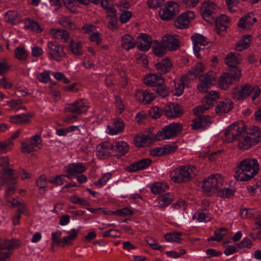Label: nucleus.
I'll use <instances>...</instances> for the list:
<instances>
[{"label": "nucleus", "instance_id": "nucleus-14", "mask_svg": "<svg viewBox=\"0 0 261 261\" xmlns=\"http://www.w3.org/2000/svg\"><path fill=\"white\" fill-rule=\"evenodd\" d=\"M243 123H236L228 126L225 132V140L227 142L237 140L239 134L243 131Z\"/></svg>", "mask_w": 261, "mask_h": 261}, {"label": "nucleus", "instance_id": "nucleus-25", "mask_svg": "<svg viewBox=\"0 0 261 261\" xmlns=\"http://www.w3.org/2000/svg\"><path fill=\"white\" fill-rule=\"evenodd\" d=\"M172 67V64L168 58L162 59L155 64V68L160 74H165L169 72Z\"/></svg>", "mask_w": 261, "mask_h": 261}, {"label": "nucleus", "instance_id": "nucleus-36", "mask_svg": "<svg viewBox=\"0 0 261 261\" xmlns=\"http://www.w3.org/2000/svg\"><path fill=\"white\" fill-rule=\"evenodd\" d=\"M113 152L118 156L124 155L128 151V147L126 142L120 141L113 144Z\"/></svg>", "mask_w": 261, "mask_h": 261}, {"label": "nucleus", "instance_id": "nucleus-35", "mask_svg": "<svg viewBox=\"0 0 261 261\" xmlns=\"http://www.w3.org/2000/svg\"><path fill=\"white\" fill-rule=\"evenodd\" d=\"M69 48L72 54L75 56H80L83 54L82 44L81 41H75L72 39H71Z\"/></svg>", "mask_w": 261, "mask_h": 261}, {"label": "nucleus", "instance_id": "nucleus-42", "mask_svg": "<svg viewBox=\"0 0 261 261\" xmlns=\"http://www.w3.org/2000/svg\"><path fill=\"white\" fill-rule=\"evenodd\" d=\"M189 20L186 16V14L182 13L178 17L176 21H175V26L179 29H185L188 27Z\"/></svg>", "mask_w": 261, "mask_h": 261}, {"label": "nucleus", "instance_id": "nucleus-58", "mask_svg": "<svg viewBox=\"0 0 261 261\" xmlns=\"http://www.w3.org/2000/svg\"><path fill=\"white\" fill-rule=\"evenodd\" d=\"M21 101L20 99H14L7 101V104L9 106L11 110H19L21 108L25 109L24 107H21Z\"/></svg>", "mask_w": 261, "mask_h": 261}, {"label": "nucleus", "instance_id": "nucleus-41", "mask_svg": "<svg viewBox=\"0 0 261 261\" xmlns=\"http://www.w3.org/2000/svg\"><path fill=\"white\" fill-rule=\"evenodd\" d=\"M50 34L54 38L63 40L66 42L69 38L67 31L63 29H52Z\"/></svg>", "mask_w": 261, "mask_h": 261}, {"label": "nucleus", "instance_id": "nucleus-8", "mask_svg": "<svg viewBox=\"0 0 261 261\" xmlns=\"http://www.w3.org/2000/svg\"><path fill=\"white\" fill-rule=\"evenodd\" d=\"M191 39L193 42V48L195 55L197 58H202L208 51V48L205 46L208 44L207 39L200 34H195L192 36Z\"/></svg>", "mask_w": 261, "mask_h": 261}, {"label": "nucleus", "instance_id": "nucleus-26", "mask_svg": "<svg viewBox=\"0 0 261 261\" xmlns=\"http://www.w3.org/2000/svg\"><path fill=\"white\" fill-rule=\"evenodd\" d=\"M138 48L141 51H147L150 48L151 38L146 34H141L137 37Z\"/></svg>", "mask_w": 261, "mask_h": 261}, {"label": "nucleus", "instance_id": "nucleus-6", "mask_svg": "<svg viewBox=\"0 0 261 261\" xmlns=\"http://www.w3.org/2000/svg\"><path fill=\"white\" fill-rule=\"evenodd\" d=\"M241 76V69L232 68L227 73H224L218 81L219 86L224 90L232 84L234 81H239Z\"/></svg>", "mask_w": 261, "mask_h": 261}, {"label": "nucleus", "instance_id": "nucleus-10", "mask_svg": "<svg viewBox=\"0 0 261 261\" xmlns=\"http://www.w3.org/2000/svg\"><path fill=\"white\" fill-rule=\"evenodd\" d=\"M219 98L217 92L212 91L206 95L202 100V104L197 106L193 109V113L196 116H198L203 113L205 111L212 107L214 102Z\"/></svg>", "mask_w": 261, "mask_h": 261}, {"label": "nucleus", "instance_id": "nucleus-32", "mask_svg": "<svg viewBox=\"0 0 261 261\" xmlns=\"http://www.w3.org/2000/svg\"><path fill=\"white\" fill-rule=\"evenodd\" d=\"M134 142L137 147L147 146L151 142V138L149 135L141 134L134 138Z\"/></svg>", "mask_w": 261, "mask_h": 261}, {"label": "nucleus", "instance_id": "nucleus-64", "mask_svg": "<svg viewBox=\"0 0 261 261\" xmlns=\"http://www.w3.org/2000/svg\"><path fill=\"white\" fill-rule=\"evenodd\" d=\"M112 175L110 173H105L98 180L95 182V185L102 187L106 185L107 181L111 178Z\"/></svg>", "mask_w": 261, "mask_h": 261}, {"label": "nucleus", "instance_id": "nucleus-59", "mask_svg": "<svg viewBox=\"0 0 261 261\" xmlns=\"http://www.w3.org/2000/svg\"><path fill=\"white\" fill-rule=\"evenodd\" d=\"M12 144L13 142L11 139H8L4 142H0V153H6L10 150V146L12 145Z\"/></svg>", "mask_w": 261, "mask_h": 261}, {"label": "nucleus", "instance_id": "nucleus-27", "mask_svg": "<svg viewBox=\"0 0 261 261\" xmlns=\"http://www.w3.org/2000/svg\"><path fill=\"white\" fill-rule=\"evenodd\" d=\"M144 84L149 87H155L158 85L164 84L165 81L163 77L156 74H148L143 79Z\"/></svg>", "mask_w": 261, "mask_h": 261}, {"label": "nucleus", "instance_id": "nucleus-56", "mask_svg": "<svg viewBox=\"0 0 261 261\" xmlns=\"http://www.w3.org/2000/svg\"><path fill=\"white\" fill-rule=\"evenodd\" d=\"M114 99L117 112L120 114L124 111L125 109L123 101L118 95H114Z\"/></svg>", "mask_w": 261, "mask_h": 261}, {"label": "nucleus", "instance_id": "nucleus-60", "mask_svg": "<svg viewBox=\"0 0 261 261\" xmlns=\"http://www.w3.org/2000/svg\"><path fill=\"white\" fill-rule=\"evenodd\" d=\"M227 8L231 13H234L237 11L235 7L239 3V0H225Z\"/></svg>", "mask_w": 261, "mask_h": 261}, {"label": "nucleus", "instance_id": "nucleus-34", "mask_svg": "<svg viewBox=\"0 0 261 261\" xmlns=\"http://www.w3.org/2000/svg\"><path fill=\"white\" fill-rule=\"evenodd\" d=\"M5 19L7 23L16 24L20 21L21 15L17 11L9 10L5 14Z\"/></svg>", "mask_w": 261, "mask_h": 261}, {"label": "nucleus", "instance_id": "nucleus-4", "mask_svg": "<svg viewBox=\"0 0 261 261\" xmlns=\"http://www.w3.org/2000/svg\"><path fill=\"white\" fill-rule=\"evenodd\" d=\"M223 182L224 180L221 174H212L203 181L202 189L205 194L211 196L216 191L218 192L223 186Z\"/></svg>", "mask_w": 261, "mask_h": 261}, {"label": "nucleus", "instance_id": "nucleus-11", "mask_svg": "<svg viewBox=\"0 0 261 261\" xmlns=\"http://www.w3.org/2000/svg\"><path fill=\"white\" fill-rule=\"evenodd\" d=\"M218 9L217 6L211 1L204 2L201 8V15L203 18L210 23L214 21Z\"/></svg>", "mask_w": 261, "mask_h": 261}, {"label": "nucleus", "instance_id": "nucleus-2", "mask_svg": "<svg viewBox=\"0 0 261 261\" xmlns=\"http://www.w3.org/2000/svg\"><path fill=\"white\" fill-rule=\"evenodd\" d=\"M242 132L237 139L238 147L241 149L247 150L261 140V131L258 127L253 126L248 134L246 133V127L243 124Z\"/></svg>", "mask_w": 261, "mask_h": 261}, {"label": "nucleus", "instance_id": "nucleus-3", "mask_svg": "<svg viewBox=\"0 0 261 261\" xmlns=\"http://www.w3.org/2000/svg\"><path fill=\"white\" fill-rule=\"evenodd\" d=\"M197 169L192 165H183L175 169L171 173L172 180L176 183L187 182L195 178Z\"/></svg>", "mask_w": 261, "mask_h": 261}, {"label": "nucleus", "instance_id": "nucleus-61", "mask_svg": "<svg viewBox=\"0 0 261 261\" xmlns=\"http://www.w3.org/2000/svg\"><path fill=\"white\" fill-rule=\"evenodd\" d=\"M37 79L41 83H47L50 80L49 71H44L42 73L38 74Z\"/></svg>", "mask_w": 261, "mask_h": 261}, {"label": "nucleus", "instance_id": "nucleus-21", "mask_svg": "<svg viewBox=\"0 0 261 261\" xmlns=\"http://www.w3.org/2000/svg\"><path fill=\"white\" fill-rule=\"evenodd\" d=\"M242 60V57L240 54L231 52L225 57V62L230 69H240L237 65L240 64Z\"/></svg>", "mask_w": 261, "mask_h": 261}, {"label": "nucleus", "instance_id": "nucleus-45", "mask_svg": "<svg viewBox=\"0 0 261 261\" xmlns=\"http://www.w3.org/2000/svg\"><path fill=\"white\" fill-rule=\"evenodd\" d=\"M14 56L19 60H25L28 57L27 51L23 46L19 45L15 49Z\"/></svg>", "mask_w": 261, "mask_h": 261}, {"label": "nucleus", "instance_id": "nucleus-29", "mask_svg": "<svg viewBox=\"0 0 261 261\" xmlns=\"http://www.w3.org/2000/svg\"><path fill=\"white\" fill-rule=\"evenodd\" d=\"M233 107V103L229 99L219 101L215 108L216 113L221 115L223 113H228Z\"/></svg>", "mask_w": 261, "mask_h": 261}, {"label": "nucleus", "instance_id": "nucleus-55", "mask_svg": "<svg viewBox=\"0 0 261 261\" xmlns=\"http://www.w3.org/2000/svg\"><path fill=\"white\" fill-rule=\"evenodd\" d=\"M133 212L127 207H124L119 210L114 211H109L108 215H117L120 216H130L133 215Z\"/></svg>", "mask_w": 261, "mask_h": 261}, {"label": "nucleus", "instance_id": "nucleus-50", "mask_svg": "<svg viewBox=\"0 0 261 261\" xmlns=\"http://www.w3.org/2000/svg\"><path fill=\"white\" fill-rule=\"evenodd\" d=\"M168 188V187L165 184L156 182L151 186V191L155 194H160L164 192Z\"/></svg>", "mask_w": 261, "mask_h": 261}, {"label": "nucleus", "instance_id": "nucleus-30", "mask_svg": "<svg viewBox=\"0 0 261 261\" xmlns=\"http://www.w3.org/2000/svg\"><path fill=\"white\" fill-rule=\"evenodd\" d=\"M124 123L123 121L119 118L114 120L112 125H108L109 133L112 135L119 134L123 131Z\"/></svg>", "mask_w": 261, "mask_h": 261}, {"label": "nucleus", "instance_id": "nucleus-43", "mask_svg": "<svg viewBox=\"0 0 261 261\" xmlns=\"http://www.w3.org/2000/svg\"><path fill=\"white\" fill-rule=\"evenodd\" d=\"M108 27L111 30H114L117 28L118 17L116 13H109L107 15Z\"/></svg>", "mask_w": 261, "mask_h": 261}, {"label": "nucleus", "instance_id": "nucleus-19", "mask_svg": "<svg viewBox=\"0 0 261 261\" xmlns=\"http://www.w3.org/2000/svg\"><path fill=\"white\" fill-rule=\"evenodd\" d=\"M162 42L167 49L170 51L176 50L180 47V43L177 36L166 35L163 37Z\"/></svg>", "mask_w": 261, "mask_h": 261}, {"label": "nucleus", "instance_id": "nucleus-54", "mask_svg": "<svg viewBox=\"0 0 261 261\" xmlns=\"http://www.w3.org/2000/svg\"><path fill=\"white\" fill-rule=\"evenodd\" d=\"M235 191L232 189L229 188H225L224 189L220 188L218 192V194L220 197L223 198H229L232 196Z\"/></svg>", "mask_w": 261, "mask_h": 261}, {"label": "nucleus", "instance_id": "nucleus-16", "mask_svg": "<svg viewBox=\"0 0 261 261\" xmlns=\"http://www.w3.org/2000/svg\"><path fill=\"white\" fill-rule=\"evenodd\" d=\"M184 113V110L181 106L178 103L171 102L164 108V115L171 118H175L180 117Z\"/></svg>", "mask_w": 261, "mask_h": 261}, {"label": "nucleus", "instance_id": "nucleus-7", "mask_svg": "<svg viewBox=\"0 0 261 261\" xmlns=\"http://www.w3.org/2000/svg\"><path fill=\"white\" fill-rule=\"evenodd\" d=\"M182 127L179 123H172L165 126L162 130H159L156 135V139L159 140L169 139L177 136L182 130Z\"/></svg>", "mask_w": 261, "mask_h": 261}, {"label": "nucleus", "instance_id": "nucleus-5", "mask_svg": "<svg viewBox=\"0 0 261 261\" xmlns=\"http://www.w3.org/2000/svg\"><path fill=\"white\" fill-rule=\"evenodd\" d=\"M46 51L48 57L57 62H61L66 57L63 45L55 41L47 43Z\"/></svg>", "mask_w": 261, "mask_h": 261}, {"label": "nucleus", "instance_id": "nucleus-20", "mask_svg": "<svg viewBox=\"0 0 261 261\" xmlns=\"http://www.w3.org/2000/svg\"><path fill=\"white\" fill-rule=\"evenodd\" d=\"M189 78L187 75H183L179 79H174V89L172 90L173 95L175 96H180L184 92L185 86L188 84Z\"/></svg>", "mask_w": 261, "mask_h": 261}, {"label": "nucleus", "instance_id": "nucleus-37", "mask_svg": "<svg viewBox=\"0 0 261 261\" xmlns=\"http://www.w3.org/2000/svg\"><path fill=\"white\" fill-rule=\"evenodd\" d=\"M121 45L124 49L128 50L135 47V39L130 35L125 34L122 37Z\"/></svg>", "mask_w": 261, "mask_h": 261}, {"label": "nucleus", "instance_id": "nucleus-44", "mask_svg": "<svg viewBox=\"0 0 261 261\" xmlns=\"http://www.w3.org/2000/svg\"><path fill=\"white\" fill-rule=\"evenodd\" d=\"M250 36L249 35L244 36V39L240 40L236 46V50L239 51L248 48L250 46L249 41Z\"/></svg>", "mask_w": 261, "mask_h": 261}, {"label": "nucleus", "instance_id": "nucleus-47", "mask_svg": "<svg viewBox=\"0 0 261 261\" xmlns=\"http://www.w3.org/2000/svg\"><path fill=\"white\" fill-rule=\"evenodd\" d=\"M154 90L155 93L160 96L165 97L169 94V90L168 87L164 84L158 85L154 87Z\"/></svg>", "mask_w": 261, "mask_h": 261}, {"label": "nucleus", "instance_id": "nucleus-40", "mask_svg": "<svg viewBox=\"0 0 261 261\" xmlns=\"http://www.w3.org/2000/svg\"><path fill=\"white\" fill-rule=\"evenodd\" d=\"M173 199V196L172 194L169 193L163 194L158 198L159 206L160 208L166 207L172 202Z\"/></svg>", "mask_w": 261, "mask_h": 261}, {"label": "nucleus", "instance_id": "nucleus-33", "mask_svg": "<svg viewBox=\"0 0 261 261\" xmlns=\"http://www.w3.org/2000/svg\"><path fill=\"white\" fill-rule=\"evenodd\" d=\"M204 71V66L201 63H197L192 68L186 75L188 76L190 79H196L198 76H201Z\"/></svg>", "mask_w": 261, "mask_h": 261}, {"label": "nucleus", "instance_id": "nucleus-28", "mask_svg": "<svg viewBox=\"0 0 261 261\" xmlns=\"http://www.w3.org/2000/svg\"><path fill=\"white\" fill-rule=\"evenodd\" d=\"M152 161L149 159H143L135 163L131 164L127 168L129 172H136L140 170L144 169L150 166Z\"/></svg>", "mask_w": 261, "mask_h": 261}, {"label": "nucleus", "instance_id": "nucleus-9", "mask_svg": "<svg viewBox=\"0 0 261 261\" xmlns=\"http://www.w3.org/2000/svg\"><path fill=\"white\" fill-rule=\"evenodd\" d=\"M200 83L197 88L200 92L205 93L212 86L216 85L217 82L216 74L213 71H209L199 76Z\"/></svg>", "mask_w": 261, "mask_h": 261}, {"label": "nucleus", "instance_id": "nucleus-1", "mask_svg": "<svg viewBox=\"0 0 261 261\" xmlns=\"http://www.w3.org/2000/svg\"><path fill=\"white\" fill-rule=\"evenodd\" d=\"M259 163L254 158H247L240 161L235 168L234 177L238 180L248 181L259 171Z\"/></svg>", "mask_w": 261, "mask_h": 261}, {"label": "nucleus", "instance_id": "nucleus-48", "mask_svg": "<svg viewBox=\"0 0 261 261\" xmlns=\"http://www.w3.org/2000/svg\"><path fill=\"white\" fill-rule=\"evenodd\" d=\"M247 189L251 195L261 194V181H256L252 186H248Z\"/></svg>", "mask_w": 261, "mask_h": 261}, {"label": "nucleus", "instance_id": "nucleus-38", "mask_svg": "<svg viewBox=\"0 0 261 261\" xmlns=\"http://www.w3.org/2000/svg\"><path fill=\"white\" fill-rule=\"evenodd\" d=\"M211 215L203 209H199L194 213L193 216V219H196L200 222H206L211 220Z\"/></svg>", "mask_w": 261, "mask_h": 261}, {"label": "nucleus", "instance_id": "nucleus-49", "mask_svg": "<svg viewBox=\"0 0 261 261\" xmlns=\"http://www.w3.org/2000/svg\"><path fill=\"white\" fill-rule=\"evenodd\" d=\"M227 230L225 228H221L214 232V236L207 239L208 242L216 241L219 242L222 240L223 236L226 233Z\"/></svg>", "mask_w": 261, "mask_h": 261}, {"label": "nucleus", "instance_id": "nucleus-62", "mask_svg": "<svg viewBox=\"0 0 261 261\" xmlns=\"http://www.w3.org/2000/svg\"><path fill=\"white\" fill-rule=\"evenodd\" d=\"M101 34L96 31L90 35L89 40L95 42L97 45H99L102 42Z\"/></svg>", "mask_w": 261, "mask_h": 261}, {"label": "nucleus", "instance_id": "nucleus-53", "mask_svg": "<svg viewBox=\"0 0 261 261\" xmlns=\"http://www.w3.org/2000/svg\"><path fill=\"white\" fill-rule=\"evenodd\" d=\"M181 235L182 232L173 231L165 234V239L168 242H177L180 240V237Z\"/></svg>", "mask_w": 261, "mask_h": 261}, {"label": "nucleus", "instance_id": "nucleus-57", "mask_svg": "<svg viewBox=\"0 0 261 261\" xmlns=\"http://www.w3.org/2000/svg\"><path fill=\"white\" fill-rule=\"evenodd\" d=\"M120 235L121 232L118 229H111L107 231H103L102 233V236L103 238H118L119 237Z\"/></svg>", "mask_w": 261, "mask_h": 261}, {"label": "nucleus", "instance_id": "nucleus-52", "mask_svg": "<svg viewBox=\"0 0 261 261\" xmlns=\"http://www.w3.org/2000/svg\"><path fill=\"white\" fill-rule=\"evenodd\" d=\"M163 114H164V109L162 110L159 107H152L149 111V115L153 119H158Z\"/></svg>", "mask_w": 261, "mask_h": 261}, {"label": "nucleus", "instance_id": "nucleus-31", "mask_svg": "<svg viewBox=\"0 0 261 261\" xmlns=\"http://www.w3.org/2000/svg\"><path fill=\"white\" fill-rule=\"evenodd\" d=\"M32 117L33 115L31 114H21L11 117L10 121L14 124H26L30 122V118Z\"/></svg>", "mask_w": 261, "mask_h": 261}, {"label": "nucleus", "instance_id": "nucleus-51", "mask_svg": "<svg viewBox=\"0 0 261 261\" xmlns=\"http://www.w3.org/2000/svg\"><path fill=\"white\" fill-rule=\"evenodd\" d=\"M100 4L103 9L105 10L107 13H117V11L112 4V0H101Z\"/></svg>", "mask_w": 261, "mask_h": 261}, {"label": "nucleus", "instance_id": "nucleus-46", "mask_svg": "<svg viewBox=\"0 0 261 261\" xmlns=\"http://www.w3.org/2000/svg\"><path fill=\"white\" fill-rule=\"evenodd\" d=\"M152 50L154 54L159 57H163L166 54L167 48L162 44V42L161 43L157 42L152 47Z\"/></svg>", "mask_w": 261, "mask_h": 261}, {"label": "nucleus", "instance_id": "nucleus-24", "mask_svg": "<svg viewBox=\"0 0 261 261\" xmlns=\"http://www.w3.org/2000/svg\"><path fill=\"white\" fill-rule=\"evenodd\" d=\"M214 21L216 32L218 34L221 35V32L226 31L229 23V19L227 16L222 14L219 17L216 16Z\"/></svg>", "mask_w": 261, "mask_h": 261}, {"label": "nucleus", "instance_id": "nucleus-23", "mask_svg": "<svg viewBox=\"0 0 261 261\" xmlns=\"http://www.w3.org/2000/svg\"><path fill=\"white\" fill-rule=\"evenodd\" d=\"M136 97L144 104H147L154 100L155 96L148 90H137L136 91Z\"/></svg>", "mask_w": 261, "mask_h": 261}, {"label": "nucleus", "instance_id": "nucleus-12", "mask_svg": "<svg viewBox=\"0 0 261 261\" xmlns=\"http://www.w3.org/2000/svg\"><path fill=\"white\" fill-rule=\"evenodd\" d=\"M89 106L87 100L84 99H79L72 103L66 105L65 111L73 114L81 115L86 113Z\"/></svg>", "mask_w": 261, "mask_h": 261}, {"label": "nucleus", "instance_id": "nucleus-17", "mask_svg": "<svg viewBox=\"0 0 261 261\" xmlns=\"http://www.w3.org/2000/svg\"><path fill=\"white\" fill-rule=\"evenodd\" d=\"M211 124L209 116L201 115L194 119L191 126L193 130H201L206 128Z\"/></svg>", "mask_w": 261, "mask_h": 261}, {"label": "nucleus", "instance_id": "nucleus-15", "mask_svg": "<svg viewBox=\"0 0 261 261\" xmlns=\"http://www.w3.org/2000/svg\"><path fill=\"white\" fill-rule=\"evenodd\" d=\"M178 6L176 3L170 2L166 8L159 11V14L162 20L168 21L178 13Z\"/></svg>", "mask_w": 261, "mask_h": 261}, {"label": "nucleus", "instance_id": "nucleus-22", "mask_svg": "<svg viewBox=\"0 0 261 261\" xmlns=\"http://www.w3.org/2000/svg\"><path fill=\"white\" fill-rule=\"evenodd\" d=\"M66 177L72 178L77 174H81L86 170V167L80 163H73L69 165L66 169Z\"/></svg>", "mask_w": 261, "mask_h": 261}, {"label": "nucleus", "instance_id": "nucleus-39", "mask_svg": "<svg viewBox=\"0 0 261 261\" xmlns=\"http://www.w3.org/2000/svg\"><path fill=\"white\" fill-rule=\"evenodd\" d=\"M24 23L26 29L30 30L37 33H40L42 31V29L39 24L33 19L27 18L24 19Z\"/></svg>", "mask_w": 261, "mask_h": 261}, {"label": "nucleus", "instance_id": "nucleus-18", "mask_svg": "<svg viewBox=\"0 0 261 261\" xmlns=\"http://www.w3.org/2000/svg\"><path fill=\"white\" fill-rule=\"evenodd\" d=\"M113 144L104 142L99 144L96 147V155L100 159H108L113 152Z\"/></svg>", "mask_w": 261, "mask_h": 261}, {"label": "nucleus", "instance_id": "nucleus-13", "mask_svg": "<svg viewBox=\"0 0 261 261\" xmlns=\"http://www.w3.org/2000/svg\"><path fill=\"white\" fill-rule=\"evenodd\" d=\"M254 90L255 88L248 84L238 86L232 89L233 97L237 100H243L248 97Z\"/></svg>", "mask_w": 261, "mask_h": 261}, {"label": "nucleus", "instance_id": "nucleus-63", "mask_svg": "<svg viewBox=\"0 0 261 261\" xmlns=\"http://www.w3.org/2000/svg\"><path fill=\"white\" fill-rule=\"evenodd\" d=\"M132 15L130 11H123L119 16V20L122 23H125L130 19Z\"/></svg>", "mask_w": 261, "mask_h": 261}]
</instances>
